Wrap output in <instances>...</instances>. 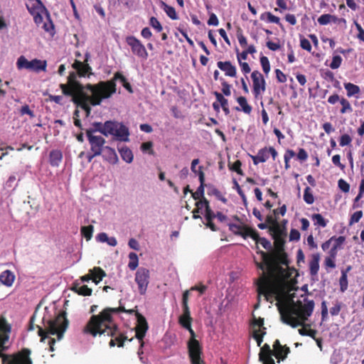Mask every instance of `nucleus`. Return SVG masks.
Returning a JSON list of instances; mask_svg holds the SVG:
<instances>
[{
    "mask_svg": "<svg viewBox=\"0 0 364 364\" xmlns=\"http://www.w3.org/2000/svg\"><path fill=\"white\" fill-rule=\"evenodd\" d=\"M272 232L274 240V249L268 252L258 251L262 262H255L257 267L262 270L257 282V292L266 300H270L276 293L288 290V279L293 274H297L294 267H289L290 260L284 250L285 240L282 230Z\"/></svg>",
    "mask_w": 364,
    "mask_h": 364,
    "instance_id": "nucleus-1",
    "label": "nucleus"
},
{
    "mask_svg": "<svg viewBox=\"0 0 364 364\" xmlns=\"http://www.w3.org/2000/svg\"><path fill=\"white\" fill-rule=\"evenodd\" d=\"M267 301L275 304L280 314L281 321L290 326L292 328L301 326L299 329V333L301 336H307L313 339H316L317 331L311 328V324L306 323L309 317L311 316L314 309V301L313 300L304 299V304L301 301H294L293 297L289 294V289L272 295L270 300Z\"/></svg>",
    "mask_w": 364,
    "mask_h": 364,
    "instance_id": "nucleus-2",
    "label": "nucleus"
},
{
    "mask_svg": "<svg viewBox=\"0 0 364 364\" xmlns=\"http://www.w3.org/2000/svg\"><path fill=\"white\" fill-rule=\"evenodd\" d=\"M116 85L113 81H100L97 84H86V90L90 92H85L78 96H73V102L77 107H80L85 112V117L91 114V105H100L103 100L112 97L117 91Z\"/></svg>",
    "mask_w": 364,
    "mask_h": 364,
    "instance_id": "nucleus-3",
    "label": "nucleus"
},
{
    "mask_svg": "<svg viewBox=\"0 0 364 364\" xmlns=\"http://www.w3.org/2000/svg\"><path fill=\"white\" fill-rule=\"evenodd\" d=\"M113 314H118V308L107 307L99 314L92 315L83 328V333L93 337L97 335L113 336L117 331V325L113 322Z\"/></svg>",
    "mask_w": 364,
    "mask_h": 364,
    "instance_id": "nucleus-4",
    "label": "nucleus"
},
{
    "mask_svg": "<svg viewBox=\"0 0 364 364\" xmlns=\"http://www.w3.org/2000/svg\"><path fill=\"white\" fill-rule=\"evenodd\" d=\"M10 332V325L4 318H0V364H32L31 350L28 348H23L13 355L4 353L7 349L5 344L9 341Z\"/></svg>",
    "mask_w": 364,
    "mask_h": 364,
    "instance_id": "nucleus-5",
    "label": "nucleus"
},
{
    "mask_svg": "<svg viewBox=\"0 0 364 364\" xmlns=\"http://www.w3.org/2000/svg\"><path fill=\"white\" fill-rule=\"evenodd\" d=\"M68 320L66 318V313L65 311H60L54 319H49L47 321L46 330H44L38 325L36 326L38 329V334L41 336V341L45 342L46 339H48L50 351L53 352L54 350L55 340L48 337L47 334L56 335L58 340L62 339L68 326Z\"/></svg>",
    "mask_w": 364,
    "mask_h": 364,
    "instance_id": "nucleus-6",
    "label": "nucleus"
},
{
    "mask_svg": "<svg viewBox=\"0 0 364 364\" xmlns=\"http://www.w3.org/2000/svg\"><path fill=\"white\" fill-rule=\"evenodd\" d=\"M77 72H71L68 77V82L60 84V88L64 95L73 98V96H78L86 92V85H83L77 80Z\"/></svg>",
    "mask_w": 364,
    "mask_h": 364,
    "instance_id": "nucleus-7",
    "label": "nucleus"
},
{
    "mask_svg": "<svg viewBox=\"0 0 364 364\" xmlns=\"http://www.w3.org/2000/svg\"><path fill=\"white\" fill-rule=\"evenodd\" d=\"M102 134L106 136L112 135L119 141H127L129 133L128 128L123 124L114 121H107L104 123Z\"/></svg>",
    "mask_w": 364,
    "mask_h": 364,
    "instance_id": "nucleus-8",
    "label": "nucleus"
},
{
    "mask_svg": "<svg viewBox=\"0 0 364 364\" xmlns=\"http://www.w3.org/2000/svg\"><path fill=\"white\" fill-rule=\"evenodd\" d=\"M16 67L18 70L26 69L36 73L45 72L46 71L47 61L37 58L29 61L25 56L21 55L17 60Z\"/></svg>",
    "mask_w": 364,
    "mask_h": 364,
    "instance_id": "nucleus-9",
    "label": "nucleus"
},
{
    "mask_svg": "<svg viewBox=\"0 0 364 364\" xmlns=\"http://www.w3.org/2000/svg\"><path fill=\"white\" fill-rule=\"evenodd\" d=\"M188 355L192 364H205L201 359L202 346L196 339H189L187 343Z\"/></svg>",
    "mask_w": 364,
    "mask_h": 364,
    "instance_id": "nucleus-10",
    "label": "nucleus"
},
{
    "mask_svg": "<svg viewBox=\"0 0 364 364\" xmlns=\"http://www.w3.org/2000/svg\"><path fill=\"white\" fill-rule=\"evenodd\" d=\"M127 45L131 48L134 55L139 58L146 60L148 58V52L142 43L134 36H129L125 39Z\"/></svg>",
    "mask_w": 364,
    "mask_h": 364,
    "instance_id": "nucleus-11",
    "label": "nucleus"
},
{
    "mask_svg": "<svg viewBox=\"0 0 364 364\" xmlns=\"http://www.w3.org/2000/svg\"><path fill=\"white\" fill-rule=\"evenodd\" d=\"M150 272L146 268L140 267L135 274V282L138 285L139 292L144 295L149 284Z\"/></svg>",
    "mask_w": 364,
    "mask_h": 364,
    "instance_id": "nucleus-12",
    "label": "nucleus"
},
{
    "mask_svg": "<svg viewBox=\"0 0 364 364\" xmlns=\"http://www.w3.org/2000/svg\"><path fill=\"white\" fill-rule=\"evenodd\" d=\"M86 135L90 145V151L100 156L105 147V139L101 136L92 134V131H86Z\"/></svg>",
    "mask_w": 364,
    "mask_h": 364,
    "instance_id": "nucleus-13",
    "label": "nucleus"
},
{
    "mask_svg": "<svg viewBox=\"0 0 364 364\" xmlns=\"http://www.w3.org/2000/svg\"><path fill=\"white\" fill-rule=\"evenodd\" d=\"M135 315L137 318V324L135 327V337L139 340L140 346L142 348L144 343L143 340L148 331L149 326L146 318L140 313L136 311Z\"/></svg>",
    "mask_w": 364,
    "mask_h": 364,
    "instance_id": "nucleus-14",
    "label": "nucleus"
},
{
    "mask_svg": "<svg viewBox=\"0 0 364 364\" xmlns=\"http://www.w3.org/2000/svg\"><path fill=\"white\" fill-rule=\"evenodd\" d=\"M251 77L253 84L252 92L255 97L257 98L265 91L266 82L263 75L258 70H254L251 74Z\"/></svg>",
    "mask_w": 364,
    "mask_h": 364,
    "instance_id": "nucleus-15",
    "label": "nucleus"
},
{
    "mask_svg": "<svg viewBox=\"0 0 364 364\" xmlns=\"http://www.w3.org/2000/svg\"><path fill=\"white\" fill-rule=\"evenodd\" d=\"M90 54L86 53L84 62L75 60L72 65L80 77H90L92 75V68L87 63Z\"/></svg>",
    "mask_w": 364,
    "mask_h": 364,
    "instance_id": "nucleus-16",
    "label": "nucleus"
},
{
    "mask_svg": "<svg viewBox=\"0 0 364 364\" xmlns=\"http://www.w3.org/2000/svg\"><path fill=\"white\" fill-rule=\"evenodd\" d=\"M337 102H339L341 105V108L340 109L341 114H343L346 113H351L353 112V107L350 102L345 97H340L338 94L335 93L328 98V102L331 105H335Z\"/></svg>",
    "mask_w": 364,
    "mask_h": 364,
    "instance_id": "nucleus-17",
    "label": "nucleus"
},
{
    "mask_svg": "<svg viewBox=\"0 0 364 364\" xmlns=\"http://www.w3.org/2000/svg\"><path fill=\"white\" fill-rule=\"evenodd\" d=\"M26 6L28 12L31 15H34L38 12H46V14L48 13L46 8L41 0H28Z\"/></svg>",
    "mask_w": 364,
    "mask_h": 364,
    "instance_id": "nucleus-18",
    "label": "nucleus"
},
{
    "mask_svg": "<svg viewBox=\"0 0 364 364\" xmlns=\"http://www.w3.org/2000/svg\"><path fill=\"white\" fill-rule=\"evenodd\" d=\"M274 353L273 355L278 360H284L287 358L288 353L290 352L289 347L284 346H282L279 340H276L273 344Z\"/></svg>",
    "mask_w": 364,
    "mask_h": 364,
    "instance_id": "nucleus-19",
    "label": "nucleus"
},
{
    "mask_svg": "<svg viewBox=\"0 0 364 364\" xmlns=\"http://www.w3.org/2000/svg\"><path fill=\"white\" fill-rule=\"evenodd\" d=\"M217 65L219 69L225 73V75L228 77H235L237 75V69L230 61H218Z\"/></svg>",
    "mask_w": 364,
    "mask_h": 364,
    "instance_id": "nucleus-20",
    "label": "nucleus"
},
{
    "mask_svg": "<svg viewBox=\"0 0 364 364\" xmlns=\"http://www.w3.org/2000/svg\"><path fill=\"white\" fill-rule=\"evenodd\" d=\"M101 155L103 159L109 164H116L118 162V156L115 150L109 146H106Z\"/></svg>",
    "mask_w": 364,
    "mask_h": 364,
    "instance_id": "nucleus-21",
    "label": "nucleus"
},
{
    "mask_svg": "<svg viewBox=\"0 0 364 364\" xmlns=\"http://www.w3.org/2000/svg\"><path fill=\"white\" fill-rule=\"evenodd\" d=\"M112 337V338L114 337V338L110 339V341L109 342V346L111 348L114 347L116 345L119 348H122L124 346V341L126 340H127V336L124 333L120 332L119 331L118 327H117V331H116V333H114V335Z\"/></svg>",
    "mask_w": 364,
    "mask_h": 364,
    "instance_id": "nucleus-22",
    "label": "nucleus"
},
{
    "mask_svg": "<svg viewBox=\"0 0 364 364\" xmlns=\"http://www.w3.org/2000/svg\"><path fill=\"white\" fill-rule=\"evenodd\" d=\"M268 147L264 146L262 149H260L257 154L255 156H251V159L255 165H257L259 163H264L268 160L269 158V154L268 152Z\"/></svg>",
    "mask_w": 364,
    "mask_h": 364,
    "instance_id": "nucleus-23",
    "label": "nucleus"
},
{
    "mask_svg": "<svg viewBox=\"0 0 364 364\" xmlns=\"http://www.w3.org/2000/svg\"><path fill=\"white\" fill-rule=\"evenodd\" d=\"M216 214L211 210L210 206H207V210H205V218L206 220L205 225L209 228L212 231H217L218 228L213 223V220L215 218Z\"/></svg>",
    "mask_w": 364,
    "mask_h": 364,
    "instance_id": "nucleus-24",
    "label": "nucleus"
},
{
    "mask_svg": "<svg viewBox=\"0 0 364 364\" xmlns=\"http://www.w3.org/2000/svg\"><path fill=\"white\" fill-rule=\"evenodd\" d=\"M320 255L318 253L313 254L309 262V272L311 276H315L319 270Z\"/></svg>",
    "mask_w": 364,
    "mask_h": 364,
    "instance_id": "nucleus-25",
    "label": "nucleus"
},
{
    "mask_svg": "<svg viewBox=\"0 0 364 364\" xmlns=\"http://www.w3.org/2000/svg\"><path fill=\"white\" fill-rule=\"evenodd\" d=\"M89 272L92 275V280L96 284L102 280L106 277V272L100 267H95L93 269H90Z\"/></svg>",
    "mask_w": 364,
    "mask_h": 364,
    "instance_id": "nucleus-26",
    "label": "nucleus"
},
{
    "mask_svg": "<svg viewBox=\"0 0 364 364\" xmlns=\"http://www.w3.org/2000/svg\"><path fill=\"white\" fill-rule=\"evenodd\" d=\"M71 290L81 296H90L92 292L91 288H89L87 285H80L77 282L73 284Z\"/></svg>",
    "mask_w": 364,
    "mask_h": 364,
    "instance_id": "nucleus-27",
    "label": "nucleus"
},
{
    "mask_svg": "<svg viewBox=\"0 0 364 364\" xmlns=\"http://www.w3.org/2000/svg\"><path fill=\"white\" fill-rule=\"evenodd\" d=\"M15 279V275L10 270H5L0 274V282L6 287H11Z\"/></svg>",
    "mask_w": 364,
    "mask_h": 364,
    "instance_id": "nucleus-28",
    "label": "nucleus"
},
{
    "mask_svg": "<svg viewBox=\"0 0 364 364\" xmlns=\"http://www.w3.org/2000/svg\"><path fill=\"white\" fill-rule=\"evenodd\" d=\"M237 102L240 106L241 108L238 107H235V109L237 111H242L244 113L247 114H250L252 111V107L247 103V99L245 97L240 96L237 98Z\"/></svg>",
    "mask_w": 364,
    "mask_h": 364,
    "instance_id": "nucleus-29",
    "label": "nucleus"
},
{
    "mask_svg": "<svg viewBox=\"0 0 364 364\" xmlns=\"http://www.w3.org/2000/svg\"><path fill=\"white\" fill-rule=\"evenodd\" d=\"M351 269V266H348L346 269L341 270V276L339 279V284H340V291L341 292H345L348 286V272Z\"/></svg>",
    "mask_w": 364,
    "mask_h": 364,
    "instance_id": "nucleus-30",
    "label": "nucleus"
},
{
    "mask_svg": "<svg viewBox=\"0 0 364 364\" xmlns=\"http://www.w3.org/2000/svg\"><path fill=\"white\" fill-rule=\"evenodd\" d=\"M63 159L62 152L59 150H52L49 154V162L52 166H58Z\"/></svg>",
    "mask_w": 364,
    "mask_h": 364,
    "instance_id": "nucleus-31",
    "label": "nucleus"
},
{
    "mask_svg": "<svg viewBox=\"0 0 364 364\" xmlns=\"http://www.w3.org/2000/svg\"><path fill=\"white\" fill-rule=\"evenodd\" d=\"M229 230L236 235L242 236L243 238L245 237V232L246 231V228H248L247 226L240 225L234 223L228 224Z\"/></svg>",
    "mask_w": 364,
    "mask_h": 364,
    "instance_id": "nucleus-32",
    "label": "nucleus"
},
{
    "mask_svg": "<svg viewBox=\"0 0 364 364\" xmlns=\"http://www.w3.org/2000/svg\"><path fill=\"white\" fill-rule=\"evenodd\" d=\"M338 21V17L328 14H323L318 18V23L322 26L327 25L331 22L336 23Z\"/></svg>",
    "mask_w": 364,
    "mask_h": 364,
    "instance_id": "nucleus-33",
    "label": "nucleus"
},
{
    "mask_svg": "<svg viewBox=\"0 0 364 364\" xmlns=\"http://www.w3.org/2000/svg\"><path fill=\"white\" fill-rule=\"evenodd\" d=\"M344 87L347 92V96L350 97L360 93V90L358 85L353 84L351 82L344 83Z\"/></svg>",
    "mask_w": 364,
    "mask_h": 364,
    "instance_id": "nucleus-34",
    "label": "nucleus"
},
{
    "mask_svg": "<svg viewBox=\"0 0 364 364\" xmlns=\"http://www.w3.org/2000/svg\"><path fill=\"white\" fill-rule=\"evenodd\" d=\"M119 151L122 159L127 163H131L133 161L134 156L132 151L127 146L122 147L119 149Z\"/></svg>",
    "mask_w": 364,
    "mask_h": 364,
    "instance_id": "nucleus-35",
    "label": "nucleus"
},
{
    "mask_svg": "<svg viewBox=\"0 0 364 364\" xmlns=\"http://www.w3.org/2000/svg\"><path fill=\"white\" fill-rule=\"evenodd\" d=\"M265 223L268 225H271L269 230L274 232L275 230H279L280 228L276 217L273 215H268L266 218Z\"/></svg>",
    "mask_w": 364,
    "mask_h": 364,
    "instance_id": "nucleus-36",
    "label": "nucleus"
},
{
    "mask_svg": "<svg viewBox=\"0 0 364 364\" xmlns=\"http://www.w3.org/2000/svg\"><path fill=\"white\" fill-rule=\"evenodd\" d=\"M183 315L179 317V323L180 324L186 328V326L189 324L191 326L192 318L191 316L190 310H183Z\"/></svg>",
    "mask_w": 364,
    "mask_h": 364,
    "instance_id": "nucleus-37",
    "label": "nucleus"
},
{
    "mask_svg": "<svg viewBox=\"0 0 364 364\" xmlns=\"http://www.w3.org/2000/svg\"><path fill=\"white\" fill-rule=\"evenodd\" d=\"M311 219L314 222V225L325 228L327 225L328 220H326L321 214L314 213L311 215Z\"/></svg>",
    "mask_w": 364,
    "mask_h": 364,
    "instance_id": "nucleus-38",
    "label": "nucleus"
},
{
    "mask_svg": "<svg viewBox=\"0 0 364 364\" xmlns=\"http://www.w3.org/2000/svg\"><path fill=\"white\" fill-rule=\"evenodd\" d=\"M265 334H266V328H263V330L254 329L252 331V337L257 341L258 346H261V344L263 341V337Z\"/></svg>",
    "mask_w": 364,
    "mask_h": 364,
    "instance_id": "nucleus-39",
    "label": "nucleus"
},
{
    "mask_svg": "<svg viewBox=\"0 0 364 364\" xmlns=\"http://www.w3.org/2000/svg\"><path fill=\"white\" fill-rule=\"evenodd\" d=\"M161 4L164 11L170 18H171L172 20L178 19V17L177 16L175 9L173 6L166 4L164 1H162Z\"/></svg>",
    "mask_w": 364,
    "mask_h": 364,
    "instance_id": "nucleus-40",
    "label": "nucleus"
},
{
    "mask_svg": "<svg viewBox=\"0 0 364 364\" xmlns=\"http://www.w3.org/2000/svg\"><path fill=\"white\" fill-rule=\"evenodd\" d=\"M330 241L333 242V247L335 249L341 250L343 248V245L346 242V237L344 236H332L330 237Z\"/></svg>",
    "mask_w": 364,
    "mask_h": 364,
    "instance_id": "nucleus-41",
    "label": "nucleus"
},
{
    "mask_svg": "<svg viewBox=\"0 0 364 364\" xmlns=\"http://www.w3.org/2000/svg\"><path fill=\"white\" fill-rule=\"evenodd\" d=\"M273 351L271 350L270 346L265 343L261 348L259 353V360H262L265 357H271L273 355Z\"/></svg>",
    "mask_w": 364,
    "mask_h": 364,
    "instance_id": "nucleus-42",
    "label": "nucleus"
},
{
    "mask_svg": "<svg viewBox=\"0 0 364 364\" xmlns=\"http://www.w3.org/2000/svg\"><path fill=\"white\" fill-rule=\"evenodd\" d=\"M129 262L128 267L131 270L136 269L139 264L138 256L135 252H130L129 254Z\"/></svg>",
    "mask_w": 364,
    "mask_h": 364,
    "instance_id": "nucleus-43",
    "label": "nucleus"
},
{
    "mask_svg": "<svg viewBox=\"0 0 364 364\" xmlns=\"http://www.w3.org/2000/svg\"><path fill=\"white\" fill-rule=\"evenodd\" d=\"M304 200L309 205H311L314 202V197L310 187L306 186L304 191Z\"/></svg>",
    "mask_w": 364,
    "mask_h": 364,
    "instance_id": "nucleus-44",
    "label": "nucleus"
},
{
    "mask_svg": "<svg viewBox=\"0 0 364 364\" xmlns=\"http://www.w3.org/2000/svg\"><path fill=\"white\" fill-rule=\"evenodd\" d=\"M242 162L240 160H236L233 164L228 163V167L230 170L236 172L240 176H243L244 173L241 168Z\"/></svg>",
    "mask_w": 364,
    "mask_h": 364,
    "instance_id": "nucleus-45",
    "label": "nucleus"
},
{
    "mask_svg": "<svg viewBox=\"0 0 364 364\" xmlns=\"http://www.w3.org/2000/svg\"><path fill=\"white\" fill-rule=\"evenodd\" d=\"M246 231L245 232V237L244 239H246L247 237H250L252 239H253L256 242H259L261 237H259L258 232L253 230L252 228L248 227V228L245 229Z\"/></svg>",
    "mask_w": 364,
    "mask_h": 364,
    "instance_id": "nucleus-46",
    "label": "nucleus"
},
{
    "mask_svg": "<svg viewBox=\"0 0 364 364\" xmlns=\"http://www.w3.org/2000/svg\"><path fill=\"white\" fill-rule=\"evenodd\" d=\"M204 188L205 183H200V186L198 187L197 190L192 193V197L194 200H198L200 199H203L204 197Z\"/></svg>",
    "mask_w": 364,
    "mask_h": 364,
    "instance_id": "nucleus-47",
    "label": "nucleus"
},
{
    "mask_svg": "<svg viewBox=\"0 0 364 364\" xmlns=\"http://www.w3.org/2000/svg\"><path fill=\"white\" fill-rule=\"evenodd\" d=\"M93 230L94 228L91 225L87 226H82L81 228V234L86 238L87 240H89L92 236Z\"/></svg>",
    "mask_w": 364,
    "mask_h": 364,
    "instance_id": "nucleus-48",
    "label": "nucleus"
},
{
    "mask_svg": "<svg viewBox=\"0 0 364 364\" xmlns=\"http://www.w3.org/2000/svg\"><path fill=\"white\" fill-rule=\"evenodd\" d=\"M264 16H267V21L269 23H274L279 24L280 22L279 18L273 15L270 12H265V13L262 14L260 16V19L264 20Z\"/></svg>",
    "mask_w": 364,
    "mask_h": 364,
    "instance_id": "nucleus-49",
    "label": "nucleus"
},
{
    "mask_svg": "<svg viewBox=\"0 0 364 364\" xmlns=\"http://www.w3.org/2000/svg\"><path fill=\"white\" fill-rule=\"evenodd\" d=\"M223 94L225 96H230L231 95V85L223 77L220 78Z\"/></svg>",
    "mask_w": 364,
    "mask_h": 364,
    "instance_id": "nucleus-50",
    "label": "nucleus"
},
{
    "mask_svg": "<svg viewBox=\"0 0 364 364\" xmlns=\"http://www.w3.org/2000/svg\"><path fill=\"white\" fill-rule=\"evenodd\" d=\"M259 60L264 73L267 75L270 71V64L268 58L262 55Z\"/></svg>",
    "mask_w": 364,
    "mask_h": 364,
    "instance_id": "nucleus-51",
    "label": "nucleus"
},
{
    "mask_svg": "<svg viewBox=\"0 0 364 364\" xmlns=\"http://www.w3.org/2000/svg\"><path fill=\"white\" fill-rule=\"evenodd\" d=\"M251 325L254 329H261L263 330L264 327V318L259 317L258 318L253 317V319L251 322Z\"/></svg>",
    "mask_w": 364,
    "mask_h": 364,
    "instance_id": "nucleus-52",
    "label": "nucleus"
},
{
    "mask_svg": "<svg viewBox=\"0 0 364 364\" xmlns=\"http://www.w3.org/2000/svg\"><path fill=\"white\" fill-rule=\"evenodd\" d=\"M214 95L216 97L217 101L220 103V105L223 107H228V101L225 99L223 94L215 91Z\"/></svg>",
    "mask_w": 364,
    "mask_h": 364,
    "instance_id": "nucleus-53",
    "label": "nucleus"
},
{
    "mask_svg": "<svg viewBox=\"0 0 364 364\" xmlns=\"http://www.w3.org/2000/svg\"><path fill=\"white\" fill-rule=\"evenodd\" d=\"M149 24L152 28L156 29L157 32H161L163 30L161 23L154 16L150 18Z\"/></svg>",
    "mask_w": 364,
    "mask_h": 364,
    "instance_id": "nucleus-54",
    "label": "nucleus"
},
{
    "mask_svg": "<svg viewBox=\"0 0 364 364\" xmlns=\"http://www.w3.org/2000/svg\"><path fill=\"white\" fill-rule=\"evenodd\" d=\"M196 211H199L200 210L205 208V210H207V206H210L209 201L203 198V199L198 200L196 203Z\"/></svg>",
    "mask_w": 364,
    "mask_h": 364,
    "instance_id": "nucleus-55",
    "label": "nucleus"
},
{
    "mask_svg": "<svg viewBox=\"0 0 364 364\" xmlns=\"http://www.w3.org/2000/svg\"><path fill=\"white\" fill-rule=\"evenodd\" d=\"M47 15V21L46 22H43L42 28L46 31V32H52L54 29V26L52 22V21L50 18L48 13L46 14Z\"/></svg>",
    "mask_w": 364,
    "mask_h": 364,
    "instance_id": "nucleus-56",
    "label": "nucleus"
},
{
    "mask_svg": "<svg viewBox=\"0 0 364 364\" xmlns=\"http://www.w3.org/2000/svg\"><path fill=\"white\" fill-rule=\"evenodd\" d=\"M342 309V303L336 301L333 306L330 309V314L331 316H338Z\"/></svg>",
    "mask_w": 364,
    "mask_h": 364,
    "instance_id": "nucleus-57",
    "label": "nucleus"
},
{
    "mask_svg": "<svg viewBox=\"0 0 364 364\" xmlns=\"http://www.w3.org/2000/svg\"><path fill=\"white\" fill-rule=\"evenodd\" d=\"M342 63V58L340 55H334L332 58V61L330 64V68L331 69H337L338 68Z\"/></svg>",
    "mask_w": 364,
    "mask_h": 364,
    "instance_id": "nucleus-58",
    "label": "nucleus"
},
{
    "mask_svg": "<svg viewBox=\"0 0 364 364\" xmlns=\"http://www.w3.org/2000/svg\"><path fill=\"white\" fill-rule=\"evenodd\" d=\"M352 141V138L350 135L347 134H344L341 136L340 140H339V144L341 146H345L350 144Z\"/></svg>",
    "mask_w": 364,
    "mask_h": 364,
    "instance_id": "nucleus-59",
    "label": "nucleus"
},
{
    "mask_svg": "<svg viewBox=\"0 0 364 364\" xmlns=\"http://www.w3.org/2000/svg\"><path fill=\"white\" fill-rule=\"evenodd\" d=\"M362 217H363V211L362 210H358V211L355 212L350 216V223H349L350 225H353V223H358L359 220L362 218Z\"/></svg>",
    "mask_w": 364,
    "mask_h": 364,
    "instance_id": "nucleus-60",
    "label": "nucleus"
},
{
    "mask_svg": "<svg viewBox=\"0 0 364 364\" xmlns=\"http://www.w3.org/2000/svg\"><path fill=\"white\" fill-rule=\"evenodd\" d=\"M338 188L344 193H348L350 191V185L343 178L338 181Z\"/></svg>",
    "mask_w": 364,
    "mask_h": 364,
    "instance_id": "nucleus-61",
    "label": "nucleus"
},
{
    "mask_svg": "<svg viewBox=\"0 0 364 364\" xmlns=\"http://www.w3.org/2000/svg\"><path fill=\"white\" fill-rule=\"evenodd\" d=\"M321 321H326L328 318V307H327V303L326 301H323L321 302Z\"/></svg>",
    "mask_w": 364,
    "mask_h": 364,
    "instance_id": "nucleus-62",
    "label": "nucleus"
},
{
    "mask_svg": "<svg viewBox=\"0 0 364 364\" xmlns=\"http://www.w3.org/2000/svg\"><path fill=\"white\" fill-rule=\"evenodd\" d=\"M20 113L21 115L28 114L31 118H33L35 117L34 112L30 109L28 105H25L21 107L20 109Z\"/></svg>",
    "mask_w": 364,
    "mask_h": 364,
    "instance_id": "nucleus-63",
    "label": "nucleus"
},
{
    "mask_svg": "<svg viewBox=\"0 0 364 364\" xmlns=\"http://www.w3.org/2000/svg\"><path fill=\"white\" fill-rule=\"evenodd\" d=\"M296 157L301 162H303L308 159V154L304 149L300 148L299 149Z\"/></svg>",
    "mask_w": 364,
    "mask_h": 364,
    "instance_id": "nucleus-64",
    "label": "nucleus"
}]
</instances>
